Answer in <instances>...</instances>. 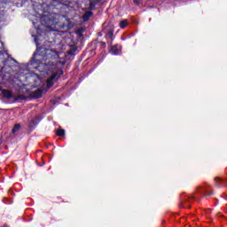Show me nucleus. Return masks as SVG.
Listing matches in <instances>:
<instances>
[{"label":"nucleus","instance_id":"20e7f679","mask_svg":"<svg viewBox=\"0 0 227 227\" xmlns=\"http://www.w3.org/2000/svg\"><path fill=\"white\" fill-rule=\"evenodd\" d=\"M128 24H129V21L124 20L120 22L119 26H120L121 29H125V27H127Z\"/></svg>","mask_w":227,"mask_h":227},{"label":"nucleus","instance_id":"f03ea898","mask_svg":"<svg viewBox=\"0 0 227 227\" xmlns=\"http://www.w3.org/2000/svg\"><path fill=\"white\" fill-rule=\"evenodd\" d=\"M2 93H3L4 97H5V98H12V90H3Z\"/></svg>","mask_w":227,"mask_h":227},{"label":"nucleus","instance_id":"39448f33","mask_svg":"<svg viewBox=\"0 0 227 227\" xmlns=\"http://www.w3.org/2000/svg\"><path fill=\"white\" fill-rule=\"evenodd\" d=\"M91 15H93L91 12H86L83 16V20H88L89 17H91Z\"/></svg>","mask_w":227,"mask_h":227},{"label":"nucleus","instance_id":"1a4fd4ad","mask_svg":"<svg viewBox=\"0 0 227 227\" xmlns=\"http://www.w3.org/2000/svg\"><path fill=\"white\" fill-rule=\"evenodd\" d=\"M135 4H141V0H133Z\"/></svg>","mask_w":227,"mask_h":227},{"label":"nucleus","instance_id":"6e6552de","mask_svg":"<svg viewBox=\"0 0 227 227\" xmlns=\"http://www.w3.org/2000/svg\"><path fill=\"white\" fill-rule=\"evenodd\" d=\"M65 135V129H58L57 136L63 137Z\"/></svg>","mask_w":227,"mask_h":227},{"label":"nucleus","instance_id":"423d86ee","mask_svg":"<svg viewBox=\"0 0 227 227\" xmlns=\"http://www.w3.org/2000/svg\"><path fill=\"white\" fill-rule=\"evenodd\" d=\"M20 129V124H16L14 126V128L12 129V134H15L16 132H18V130Z\"/></svg>","mask_w":227,"mask_h":227},{"label":"nucleus","instance_id":"9b49d317","mask_svg":"<svg viewBox=\"0 0 227 227\" xmlns=\"http://www.w3.org/2000/svg\"><path fill=\"white\" fill-rule=\"evenodd\" d=\"M0 91H1V88H0Z\"/></svg>","mask_w":227,"mask_h":227},{"label":"nucleus","instance_id":"9d476101","mask_svg":"<svg viewBox=\"0 0 227 227\" xmlns=\"http://www.w3.org/2000/svg\"><path fill=\"white\" fill-rule=\"evenodd\" d=\"M217 187H221V185H219V184H216Z\"/></svg>","mask_w":227,"mask_h":227},{"label":"nucleus","instance_id":"f257e3e1","mask_svg":"<svg viewBox=\"0 0 227 227\" xmlns=\"http://www.w3.org/2000/svg\"><path fill=\"white\" fill-rule=\"evenodd\" d=\"M57 74H53L48 80H47V88H51L54 84V79H56Z\"/></svg>","mask_w":227,"mask_h":227},{"label":"nucleus","instance_id":"7ed1b4c3","mask_svg":"<svg viewBox=\"0 0 227 227\" xmlns=\"http://www.w3.org/2000/svg\"><path fill=\"white\" fill-rule=\"evenodd\" d=\"M111 54H113L114 56H116L118 54H120V50H118V48H116L115 46L112 47L110 50Z\"/></svg>","mask_w":227,"mask_h":227},{"label":"nucleus","instance_id":"0eeeda50","mask_svg":"<svg viewBox=\"0 0 227 227\" xmlns=\"http://www.w3.org/2000/svg\"><path fill=\"white\" fill-rule=\"evenodd\" d=\"M42 97V90H36L35 92V98H40Z\"/></svg>","mask_w":227,"mask_h":227}]
</instances>
